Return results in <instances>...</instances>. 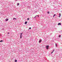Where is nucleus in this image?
Wrapping results in <instances>:
<instances>
[{
	"label": "nucleus",
	"mask_w": 62,
	"mask_h": 62,
	"mask_svg": "<svg viewBox=\"0 0 62 62\" xmlns=\"http://www.w3.org/2000/svg\"><path fill=\"white\" fill-rule=\"evenodd\" d=\"M49 47V46H46V48L47 50H48V49H49V48H48Z\"/></svg>",
	"instance_id": "1"
},
{
	"label": "nucleus",
	"mask_w": 62,
	"mask_h": 62,
	"mask_svg": "<svg viewBox=\"0 0 62 62\" xmlns=\"http://www.w3.org/2000/svg\"><path fill=\"white\" fill-rule=\"evenodd\" d=\"M61 25V23H58V25Z\"/></svg>",
	"instance_id": "2"
},
{
	"label": "nucleus",
	"mask_w": 62,
	"mask_h": 62,
	"mask_svg": "<svg viewBox=\"0 0 62 62\" xmlns=\"http://www.w3.org/2000/svg\"><path fill=\"white\" fill-rule=\"evenodd\" d=\"M59 17H60L61 16V14L60 13L59 14Z\"/></svg>",
	"instance_id": "3"
},
{
	"label": "nucleus",
	"mask_w": 62,
	"mask_h": 62,
	"mask_svg": "<svg viewBox=\"0 0 62 62\" xmlns=\"http://www.w3.org/2000/svg\"><path fill=\"white\" fill-rule=\"evenodd\" d=\"M27 23V22H25V24H27V23Z\"/></svg>",
	"instance_id": "4"
},
{
	"label": "nucleus",
	"mask_w": 62,
	"mask_h": 62,
	"mask_svg": "<svg viewBox=\"0 0 62 62\" xmlns=\"http://www.w3.org/2000/svg\"><path fill=\"white\" fill-rule=\"evenodd\" d=\"M41 40H39V43H40V42H41Z\"/></svg>",
	"instance_id": "5"
},
{
	"label": "nucleus",
	"mask_w": 62,
	"mask_h": 62,
	"mask_svg": "<svg viewBox=\"0 0 62 62\" xmlns=\"http://www.w3.org/2000/svg\"><path fill=\"white\" fill-rule=\"evenodd\" d=\"M8 19H6V21H8Z\"/></svg>",
	"instance_id": "6"
},
{
	"label": "nucleus",
	"mask_w": 62,
	"mask_h": 62,
	"mask_svg": "<svg viewBox=\"0 0 62 62\" xmlns=\"http://www.w3.org/2000/svg\"><path fill=\"white\" fill-rule=\"evenodd\" d=\"M20 4L19 3H18L17 4V6H19V5Z\"/></svg>",
	"instance_id": "7"
},
{
	"label": "nucleus",
	"mask_w": 62,
	"mask_h": 62,
	"mask_svg": "<svg viewBox=\"0 0 62 62\" xmlns=\"http://www.w3.org/2000/svg\"><path fill=\"white\" fill-rule=\"evenodd\" d=\"M22 34H23L22 33H21L20 36H22Z\"/></svg>",
	"instance_id": "8"
},
{
	"label": "nucleus",
	"mask_w": 62,
	"mask_h": 62,
	"mask_svg": "<svg viewBox=\"0 0 62 62\" xmlns=\"http://www.w3.org/2000/svg\"><path fill=\"white\" fill-rule=\"evenodd\" d=\"M15 62H17V60H15Z\"/></svg>",
	"instance_id": "9"
},
{
	"label": "nucleus",
	"mask_w": 62,
	"mask_h": 62,
	"mask_svg": "<svg viewBox=\"0 0 62 62\" xmlns=\"http://www.w3.org/2000/svg\"><path fill=\"white\" fill-rule=\"evenodd\" d=\"M3 41V40H1V41H0V42H2Z\"/></svg>",
	"instance_id": "10"
},
{
	"label": "nucleus",
	"mask_w": 62,
	"mask_h": 62,
	"mask_svg": "<svg viewBox=\"0 0 62 62\" xmlns=\"http://www.w3.org/2000/svg\"><path fill=\"white\" fill-rule=\"evenodd\" d=\"M20 38H21V39H22V36H20Z\"/></svg>",
	"instance_id": "11"
},
{
	"label": "nucleus",
	"mask_w": 62,
	"mask_h": 62,
	"mask_svg": "<svg viewBox=\"0 0 62 62\" xmlns=\"http://www.w3.org/2000/svg\"><path fill=\"white\" fill-rule=\"evenodd\" d=\"M27 20H29V18H28L27 19Z\"/></svg>",
	"instance_id": "12"
},
{
	"label": "nucleus",
	"mask_w": 62,
	"mask_h": 62,
	"mask_svg": "<svg viewBox=\"0 0 62 62\" xmlns=\"http://www.w3.org/2000/svg\"><path fill=\"white\" fill-rule=\"evenodd\" d=\"M61 37V35H59V38H60V37Z\"/></svg>",
	"instance_id": "13"
},
{
	"label": "nucleus",
	"mask_w": 62,
	"mask_h": 62,
	"mask_svg": "<svg viewBox=\"0 0 62 62\" xmlns=\"http://www.w3.org/2000/svg\"><path fill=\"white\" fill-rule=\"evenodd\" d=\"M55 46L56 47H57V44H55Z\"/></svg>",
	"instance_id": "14"
},
{
	"label": "nucleus",
	"mask_w": 62,
	"mask_h": 62,
	"mask_svg": "<svg viewBox=\"0 0 62 62\" xmlns=\"http://www.w3.org/2000/svg\"><path fill=\"white\" fill-rule=\"evenodd\" d=\"M31 29V28H29V29Z\"/></svg>",
	"instance_id": "15"
},
{
	"label": "nucleus",
	"mask_w": 62,
	"mask_h": 62,
	"mask_svg": "<svg viewBox=\"0 0 62 62\" xmlns=\"http://www.w3.org/2000/svg\"><path fill=\"white\" fill-rule=\"evenodd\" d=\"M13 19H16V18H14Z\"/></svg>",
	"instance_id": "16"
},
{
	"label": "nucleus",
	"mask_w": 62,
	"mask_h": 62,
	"mask_svg": "<svg viewBox=\"0 0 62 62\" xmlns=\"http://www.w3.org/2000/svg\"><path fill=\"white\" fill-rule=\"evenodd\" d=\"M49 11H48L47 12V13L49 14Z\"/></svg>",
	"instance_id": "17"
},
{
	"label": "nucleus",
	"mask_w": 62,
	"mask_h": 62,
	"mask_svg": "<svg viewBox=\"0 0 62 62\" xmlns=\"http://www.w3.org/2000/svg\"><path fill=\"white\" fill-rule=\"evenodd\" d=\"M53 52V51L52 52H51V54H53V52Z\"/></svg>",
	"instance_id": "18"
},
{
	"label": "nucleus",
	"mask_w": 62,
	"mask_h": 62,
	"mask_svg": "<svg viewBox=\"0 0 62 62\" xmlns=\"http://www.w3.org/2000/svg\"><path fill=\"white\" fill-rule=\"evenodd\" d=\"M54 50L53 51V52H54Z\"/></svg>",
	"instance_id": "19"
},
{
	"label": "nucleus",
	"mask_w": 62,
	"mask_h": 62,
	"mask_svg": "<svg viewBox=\"0 0 62 62\" xmlns=\"http://www.w3.org/2000/svg\"><path fill=\"white\" fill-rule=\"evenodd\" d=\"M36 16H36L35 17H34V18H36Z\"/></svg>",
	"instance_id": "20"
},
{
	"label": "nucleus",
	"mask_w": 62,
	"mask_h": 62,
	"mask_svg": "<svg viewBox=\"0 0 62 62\" xmlns=\"http://www.w3.org/2000/svg\"><path fill=\"white\" fill-rule=\"evenodd\" d=\"M38 16V17H39V16L37 15V16Z\"/></svg>",
	"instance_id": "21"
},
{
	"label": "nucleus",
	"mask_w": 62,
	"mask_h": 62,
	"mask_svg": "<svg viewBox=\"0 0 62 62\" xmlns=\"http://www.w3.org/2000/svg\"><path fill=\"white\" fill-rule=\"evenodd\" d=\"M54 16H55V15H54Z\"/></svg>",
	"instance_id": "22"
},
{
	"label": "nucleus",
	"mask_w": 62,
	"mask_h": 62,
	"mask_svg": "<svg viewBox=\"0 0 62 62\" xmlns=\"http://www.w3.org/2000/svg\"><path fill=\"white\" fill-rule=\"evenodd\" d=\"M8 34H9V32H8Z\"/></svg>",
	"instance_id": "23"
},
{
	"label": "nucleus",
	"mask_w": 62,
	"mask_h": 62,
	"mask_svg": "<svg viewBox=\"0 0 62 62\" xmlns=\"http://www.w3.org/2000/svg\"><path fill=\"white\" fill-rule=\"evenodd\" d=\"M54 16H53V17L54 18Z\"/></svg>",
	"instance_id": "24"
}]
</instances>
